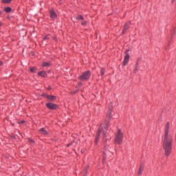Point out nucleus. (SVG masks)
Listing matches in <instances>:
<instances>
[{
    "mask_svg": "<svg viewBox=\"0 0 176 176\" xmlns=\"http://www.w3.org/2000/svg\"><path fill=\"white\" fill-rule=\"evenodd\" d=\"M163 149L165 152V155L170 156L171 150L173 149V135L170 134V122H167L165 126V131L164 134Z\"/></svg>",
    "mask_w": 176,
    "mask_h": 176,
    "instance_id": "f257e3e1",
    "label": "nucleus"
},
{
    "mask_svg": "<svg viewBox=\"0 0 176 176\" xmlns=\"http://www.w3.org/2000/svg\"><path fill=\"white\" fill-rule=\"evenodd\" d=\"M112 113V109H109L107 112V116L105 119L106 124L105 125L101 124L100 127L99 128V130L97 133L95 144L98 143V140L100 139V134H102L103 137H105V135L107 134V132L108 131V122L111 120V114Z\"/></svg>",
    "mask_w": 176,
    "mask_h": 176,
    "instance_id": "f03ea898",
    "label": "nucleus"
},
{
    "mask_svg": "<svg viewBox=\"0 0 176 176\" xmlns=\"http://www.w3.org/2000/svg\"><path fill=\"white\" fill-rule=\"evenodd\" d=\"M122 142H123V133H122V131H120V129H118V133L115 137V143L120 145Z\"/></svg>",
    "mask_w": 176,
    "mask_h": 176,
    "instance_id": "7ed1b4c3",
    "label": "nucleus"
},
{
    "mask_svg": "<svg viewBox=\"0 0 176 176\" xmlns=\"http://www.w3.org/2000/svg\"><path fill=\"white\" fill-rule=\"evenodd\" d=\"M91 76V72L87 71L82 74V75L79 77V79L80 80H82V81H86V80H89Z\"/></svg>",
    "mask_w": 176,
    "mask_h": 176,
    "instance_id": "20e7f679",
    "label": "nucleus"
},
{
    "mask_svg": "<svg viewBox=\"0 0 176 176\" xmlns=\"http://www.w3.org/2000/svg\"><path fill=\"white\" fill-rule=\"evenodd\" d=\"M128 52H129V50H126V52H125V56H124V59L123 61V65H127V64L129 63V60H130V55L129 54V53H127Z\"/></svg>",
    "mask_w": 176,
    "mask_h": 176,
    "instance_id": "39448f33",
    "label": "nucleus"
},
{
    "mask_svg": "<svg viewBox=\"0 0 176 176\" xmlns=\"http://www.w3.org/2000/svg\"><path fill=\"white\" fill-rule=\"evenodd\" d=\"M46 107L48 109H56L57 108V104L52 102L46 103Z\"/></svg>",
    "mask_w": 176,
    "mask_h": 176,
    "instance_id": "423d86ee",
    "label": "nucleus"
},
{
    "mask_svg": "<svg viewBox=\"0 0 176 176\" xmlns=\"http://www.w3.org/2000/svg\"><path fill=\"white\" fill-rule=\"evenodd\" d=\"M50 14L51 19H53L54 20L55 19H57V14H56V12H54V10H50Z\"/></svg>",
    "mask_w": 176,
    "mask_h": 176,
    "instance_id": "0eeeda50",
    "label": "nucleus"
},
{
    "mask_svg": "<svg viewBox=\"0 0 176 176\" xmlns=\"http://www.w3.org/2000/svg\"><path fill=\"white\" fill-rule=\"evenodd\" d=\"M129 27H130V22H128L125 24V25L124 27L122 34H125L126 31H127V30H129Z\"/></svg>",
    "mask_w": 176,
    "mask_h": 176,
    "instance_id": "6e6552de",
    "label": "nucleus"
},
{
    "mask_svg": "<svg viewBox=\"0 0 176 176\" xmlns=\"http://www.w3.org/2000/svg\"><path fill=\"white\" fill-rule=\"evenodd\" d=\"M40 133H42L43 135H47V134H49V133L47 132V131L46 130V129L45 128H42L39 130Z\"/></svg>",
    "mask_w": 176,
    "mask_h": 176,
    "instance_id": "1a4fd4ad",
    "label": "nucleus"
},
{
    "mask_svg": "<svg viewBox=\"0 0 176 176\" xmlns=\"http://www.w3.org/2000/svg\"><path fill=\"white\" fill-rule=\"evenodd\" d=\"M46 98H47V100H50V101H54V100H56V97L54 96L47 95Z\"/></svg>",
    "mask_w": 176,
    "mask_h": 176,
    "instance_id": "9d476101",
    "label": "nucleus"
},
{
    "mask_svg": "<svg viewBox=\"0 0 176 176\" xmlns=\"http://www.w3.org/2000/svg\"><path fill=\"white\" fill-rule=\"evenodd\" d=\"M38 76H43V78H46L47 76V74H46V72H40L38 73Z\"/></svg>",
    "mask_w": 176,
    "mask_h": 176,
    "instance_id": "9b49d317",
    "label": "nucleus"
},
{
    "mask_svg": "<svg viewBox=\"0 0 176 176\" xmlns=\"http://www.w3.org/2000/svg\"><path fill=\"white\" fill-rule=\"evenodd\" d=\"M142 171H144V166L141 165L138 171V175H141V174H142Z\"/></svg>",
    "mask_w": 176,
    "mask_h": 176,
    "instance_id": "f8f14e48",
    "label": "nucleus"
},
{
    "mask_svg": "<svg viewBox=\"0 0 176 176\" xmlns=\"http://www.w3.org/2000/svg\"><path fill=\"white\" fill-rule=\"evenodd\" d=\"M5 12H6V13H10V12H12V8L10 7H7L6 8H4Z\"/></svg>",
    "mask_w": 176,
    "mask_h": 176,
    "instance_id": "ddd939ff",
    "label": "nucleus"
},
{
    "mask_svg": "<svg viewBox=\"0 0 176 176\" xmlns=\"http://www.w3.org/2000/svg\"><path fill=\"white\" fill-rule=\"evenodd\" d=\"M50 62H44L43 63V67H50Z\"/></svg>",
    "mask_w": 176,
    "mask_h": 176,
    "instance_id": "4468645a",
    "label": "nucleus"
},
{
    "mask_svg": "<svg viewBox=\"0 0 176 176\" xmlns=\"http://www.w3.org/2000/svg\"><path fill=\"white\" fill-rule=\"evenodd\" d=\"M76 19L77 20H84L83 16H82V15H78V16L76 17Z\"/></svg>",
    "mask_w": 176,
    "mask_h": 176,
    "instance_id": "2eb2a0df",
    "label": "nucleus"
},
{
    "mask_svg": "<svg viewBox=\"0 0 176 176\" xmlns=\"http://www.w3.org/2000/svg\"><path fill=\"white\" fill-rule=\"evenodd\" d=\"M3 3H10L12 0H1Z\"/></svg>",
    "mask_w": 176,
    "mask_h": 176,
    "instance_id": "dca6fc26",
    "label": "nucleus"
},
{
    "mask_svg": "<svg viewBox=\"0 0 176 176\" xmlns=\"http://www.w3.org/2000/svg\"><path fill=\"white\" fill-rule=\"evenodd\" d=\"M104 74H105V69H102L100 71L101 76H104Z\"/></svg>",
    "mask_w": 176,
    "mask_h": 176,
    "instance_id": "f3484780",
    "label": "nucleus"
},
{
    "mask_svg": "<svg viewBox=\"0 0 176 176\" xmlns=\"http://www.w3.org/2000/svg\"><path fill=\"white\" fill-rule=\"evenodd\" d=\"M138 65V63H137L135 66V69L133 70L134 74H137V71H138V68L137 67Z\"/></svg>",
    "mask_w": 176,
    "mask_h": 176,
    "instance_id": "a211bd4d",
    "label": "nucleus"
},
{
    "mask_svg": "<svg viewBox=\"0 0 176 176\" xmlns=\"http://www.w3.org/2000/svg\"><path fill=\"white\" fill-rule=\"evenodd\" d=\"M30 71L32 72H35V71H36V67H32V68H30Z\"/></svg>",
    "mask_w": 176,
    "mask_h": 176,
    "instance_id": "6ab92c4d",
    "label": "nucleus"
},
{
    "mask_svg": "<svg viewBox=\"0 0 176 176\" xmlns=\"http://www.w3.org/2000/svg\"><path fill=\"white\" fill-rule=\"evenodd\" d=\"M82 25H86L87 24V21H83L82 22H81Z\"/></svg>",
    "mask_w": 176,
    "mask_h": 176,
    "instance_id": "aec40b11",
    "label": "nucleus"
},
{
    "mask_svg": "<svg viewBox=\"0 0 176 176\" xmlns=\"http://www.w3.org/2000/svg\"><path fill=\"white\" fill-rule=\"evenodd\" d=\"M50 38V35H47L44 37L45 41H46L47 39H49Z\"/></svg>",
    "mask_w": 176,
    "mask_h": 176,
    "instance_id": "412c9836",
    "label": "nucleus"
},
{
    "mask_svg": "<svg viewBox=\"0 0 176 176\" xmlns=\"http://www.w3.org/2000/svg\"><path fill=\"white\" fill-rule=\"evenodd\" d=\"M29 142L30 144H34V140H31V139H29Z\"/></svg>",
    "mask_w": 176,
    "mask_h": 176,
    "instance_id": "4be33fe9",
    "label": "nucleus"
},
{
    "mask_svg": "<svg viewBox=\"0 0 176 176\" xmlns=\"http://www.w3.org/2000/svg\"><path fill=\"white\" fill-rule=\"evenodd\" d=\"M71 145H72V143L68 144L67 146L69 148V146H70Z\"/></svg>",
    "mask_w": 176,
    "mask_h": 176,
    "instance_id": "5701e85b",
    "label": "nucleus"
},
{
    "mask_svg": "<svg viewBox=\"0 0 176 176\" xmlns=\"http://www.w3.org/2000/svg\"><path fill=\"white\" fill-rule=\"evenodd\" d=\"M24 123H25V121H21V124H24Z\"/></svg>",
    "mask_w": 176,
    "mask_h": 176,
    "instance_id": "b1692460",
    "label": "nucleus"
},
{
    "mask_svg": "<svg viewBox=\"0 0 176 176\" xmlns=\"http://www.w3.org/2000/svg\"><path fill=\"white\" fill-rule=\"evenodd\" d=\"M3 63L2 61H0V66L2 65Z\"/></svg>",
    "mask_w": 176,
    "mask_h": 176,
    "instance_id": "393cba45",
    "label": "nucleus"
},
{
    "mask_svg": "<svg viewBox=\"0 0 176 176\" xmlns=\"http://www.w3.org/2000/svg\"><path fill=\"white\" fill-rule=\"evenodd\" d=\"M0 27H2V23L0 22Z\"/></svg>",
    "mask_w": 176,
    "mask_h": 176,
    "instance_id": "a878e982",
    "label": "nucleus"
},
{
    "mask_svg": "<svg viewBox=\"0 0 176 176\" xmlns=\"http://www.w3.org/2000/svg\"><path fill=\"white\" fill-rule=\"evenodd\" d=\"M175 1V0H172V3H174Z\"/></svg>",
    "mask_w": 176,
    "mask_h": 176,
    "instance_id": "bb28decb",
    "label": "nucleus"
},
{
    "mask_svg": "<svg viewBox=\"0 0 176 176\" xmlns=\"http://www.w3.org/2000/svg\"><path fill=\"white\" fill-rule=\"evenodd\" d=\"M76 93H78V91H76L74 92V94H76Z\"/></svg>",
    "mask_w": 176,
    "mask_h": 176,
    "instance_id": "cd10ccee",
    "label": "nucleus"
}]
</instances>
